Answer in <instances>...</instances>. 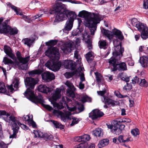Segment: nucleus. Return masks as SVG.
I'll return each instance as SVG.
<instances>
[{"label": "nucleus", "instance_id": "nucleus-64", "mask_svg": "<svg viewBox=\"0 0 148 148\" xmlns=\"http://www.w3.org/2000/svg\"><path fill=\"white\" fill-rule=\"evenodd\" d=\"M8 145L5 144L3 142H1L0 143V148H7Z\"/></svg>", "mask_w": 148, "mask_h": 148}, {"label": "nucleus", "instance_id": "nucleus-11", "mask_svg": "<svg viewBox=\"0 0 148 148\" xmlns=\"http://www.w3.org/2000/svg\"><path fill=\"white\" fill-rule=\"evenodd\" d=\"M74 43L72 41L69 40L66 42L65 44L62 45L61 48L63 52L65 54L70 53L71 51L74 49Z\"/></svg>", "mask_w": 148, "mask_h": 148}, {"label": "nucleus", "instance_id": "nucleus-16", "mask_svg": "<svg viewBox=\"0 0 148 148\" xmlns=\"http://www.w3.org/2000/svg\"><path fill=\"white\" fill-rule=\"evenodd\" d=\"M58 49L55 47H51L48 49L45 52V55L48 57H50L54 56H56L58 53Z\"/></svg>", "mask_w": 148, "mask_h": 148}, {"label": "nucleus", "instance_id": "nucleus-23", "mask_svg": "<svg viewBox=\"0 0 148 148\" xmlns=\"http://www.w3.org/2000/svg\"><path fill=\"white\" fill-rule=\"evenodd\" d=\"M34 40L35 39L32 38H26L23 39L22 40V42L25 45H27L29 47H30L34 43Z\"/></svg>", "mask_w": 148, "mask_h": 148}, {"label": "nucleus", "instance_id": "nucleus-63", "mask_svg": "<svg viewBox=\"0 0 148 148\" xmlns=\"http://www.w3.org/2000/svg\"><path fill=\"white\" fill-rule=\"evenodd\" d=\"M73 75V74L72 73L69 72H66L64 74L65 77L67 78H71Z\"/></svg>", "mask_w": 148, "mask_h": 148}, {"label": "nucleus", "instance_id": "nucleus-58", "mask_svg": "<svg viewBox=\"0 0 148 148\" xmlns=\"http://www.w3.org/2000/svg\"><path fill=\"white\" fill-rule=\"evenodd\" d=\"M28 124L29 125H31L32 127L34 128L36 127V124L33 121V119H32L30 121H29Z\"/></svg>", "mask_w": 148, "mask_h": 148}, {"label": "nucleus", "instance_id": "nucleus-36", "mask_svg": "<svg viewBox=\"0 0 148 148\" xmlns=\"http://www.w3.org/2000/svg\"><path fill=\"white\" fill-rule=\"evenodd\" d=\"M7 5L8 6H9L16 13V14L17 15H21V13H19L18 11V9L17 7L14 6L13 5H12L10 3H7Z\"/></svg>", "mask_w": 148, "mask_h": 148}, {"label": "nucleus", "instance_id": "nucleus-35", "mask_svg": "<svg viewBox=\"0 0 148 148\" xmlns=\"http://www.w3.org/2000/svg\"><path fill=\"white\" fill-rule=\"evenodd\" d=\"M42 72L41 70L39 69L34 70L29 72V74L30 76H33L35 74H40Z\"/></svg>", "mask_w": 148, "mask_h": 148}, {"label": "nucleus", "instance_id": "nucleus-56", "mask_svg": "<svg viewBox=\"0 0 148 148\" xmlns=\"http://www.w3.org/2000/svg\"><path fill=\"white\" fill-rule=\"evenodd\" d=\"M59 3V2H58V1H57L56 2V3L55 5L54 6V9H50L49 10V11L48 12L49 13H50L51 14H53L55 13L56 14V11L55 10V7L56 5V4L57 3Z\"/></svg>", "mask_w": 148, "mask_h": 148}, {"label": "nucleus", "instance_id": "nucleus-2", "mask_svg": "<svg viewBox=\"0 0 148 148\" xmlns=\"http://www.w3.org/2000/svg\"><path fill=\"white\" fill-rule=\"evenodd\" d=\"M66 5L62 3H57L55 7L56 14L54 22H57L63 21L69 18L70 15H72L74 12L66 10Z\"/></svg>", "mask_w": 148, "mask_h": 148}, {"label": "nucleus", "instance_id": "nucleus-52", "mask_svg": "<svg viewBox=\"0 0 148 148\" xmlns=\"http://www.w3.org/2000/svg\"><path fill=\"white\" fill-rule=\"evenodd\" d=\"M111 132L116 134H119L121 132V130L118 127L111 130Z\"/></svg>", "mask_w": 148, "mask_h": 148}, {"label": "nucleus", "instance_id": "nucleus-50", "mask_svg": "<svg viewBox=\"0 0 148 148\" xmlns=\"http://www.w3.org/2000/svg\"><path fill=\"white\" fill-rule=\"evenodd\" d=\"M141 81L139 84L140 86L142 87H146L148 86V84L145 79H141Z\"/></svg>", "mask_w": 148, "mask_h": 148}, {"label": "nucleus", "instance_id": "nucleus-5", "mask_svg": "<svg viewBox=\"0 0 148 148\" xmlns=\"http://www.w3.org/2000/svg\"><path fill=\"white\" fill-rule=\"evenodd\" d=\"M10 120L12 121L11 122L12 125V129L13 131V134L10 136V138H15L16 134L17 133L19 127L18 126L17 124L24 130H27L28 127L25 125L20 123L16 119L15 117L13 116L9 117Z\"/></svg>", "mask_w": 148, "mask_h": 148}, {"label": "nucleus", "instance_id": "nucleus-42", "mask_svg": "<svg viewBox=\"0 0 148 148\" xmlns=\"http://www.w3.org/2000/svg\"><path fill=\"white\" fill-rule=\"evenodd\" d=\"M120 77L121 79L123 81L127 82L129 81V78L127 77L125 74L123 73H121L119 74Z\"/></svg>", "mask_w": 148, "mask_h": 148}, {"label": "nucleus", "instance_id": "nucleus-8", "mask_svg": "<svg viewBox=\"0 0 148 148\" xmlns=\"http://www.w3.org/2000/svg\"><path fill=\"white\" fill-rule=\"evenodd\" d=\"M101 32L109 39L112 38L113 35L116 36V38L121 40L123 39V36L121 32L116 29H114L112 30L113 33L110 31L104 29H103Z\"/></svg>", "mask_w": 148, "mask_h": 148}, {"label": "nucleus", "instance_id": "nucleus-57", "mask_svg": "<svg viewBox=\"0 0 148 148\" xmlns=\"http://www.w3.org/2000/svg\"><path fill=\"white\" fill-rule=\"evenodd\" d=\"M143 8L145 9H148V0H144Z\"/></svg>", "mask_w": 148, "mask_h": 148}, {"label": "nucleus", "instance_id": "nucleus-37", "mask_svg": "<svg viewBox=\"0 0 148 148\" xmlns=\"http://www.w3.org/2000/svg\"><path fill=\"white\" fill-rule=\"evenodd\" d=\"M7 5L8 6H9L16 13V14L17 15H21V13H19L18 11V9L17 7L14 6L13 5H12L10 3H7Z\"/></svg>", "mask_w": 148, "mask_h": 148}, {"label": "nucleus", "instance_id": "nucleus-19", "mask_svg": "<svg viewBox=\"0 0 148 148\" xmlns=\"http://www.w3.org/2000/svg\"><path fill=\"white\" fill-rule=\"evenodd\" d=\"M42 77L43 80L47 82L51 81L54 79L55 77L54 75L53 74L48 71L45 72L42 74Z\"/></svg>", "mask_w": 148, "mask_h": 148}, {"label": "nucleus", "instance_id": "nucleus-29", "mask_svg": "<svg viewBox=\"0 0 148 148\" xmlns=\"http://www.w3.org/2000/svg\"><path fill=\"white\" fill-rule=\"evenodd\" d=\"M109 140L107 139H103L99 142L98 145V147L101 148L106 145H107L109 143Z\"/></svg>", "mask_w": 148, "mask_h": 148}, {"label": "nucleus", "instance_id": "nucleus-12", "mask_svg": "<svg viewBox=\"0 0 148 148\" xmlns=\"http://www.w3.org/2000/svg\"><path fill=\"white\" fill-rule=\"evenodd\" d=\"M45 66L52 71L56 72L60 69L61 66V62L60 61L52 62L48 61L45 64Z\"/></svg>", "mask_w": 148, "mask_h": 148}, {"label": "nucleus", "instance_id": "nucleus-44", "mask_svg": "<svg viewBox=\"0 0 148 148\" xmlns=\"http://www.w3.org/2000/svg\"><path fill=\"white\" fill-rule=\"evenodd\" d=\"M6 88L4 83L0 82V92L4 93L6 91Z\"/></svg>", "mask_w": 148, "mask_h": 148}, {"label": "nucleus", "instance_id": "nucleus-61", "mask_svg": "<svg viewBox=\"0 0 148 148\" xmlns=\"http://www.w3.org/2000/svg\"><path fill=\"white\" fill-rule=\"evenodd\" d=\"M106 90L97 91V93L99 95L101 96H103V97L105 96H104V95L106 93Z\"/></svg>", "mask_w": 148, "mask_h": 148}, {"label": "nucleus", "instance_id": "nucleus-15", "mask_svg": "<svg viewBox=\"0 0 148 148\" xmlns=\"http://www.w3.org/2000/svg\"><path fill=\"white\" fill-rule=\"evenodd\" d=\"M29 56H27L25 58H23L22 57L20 59L18 60L19 62L17 64L19 68L22 70H26V66L23 64H27L29 60Z\"/></svg>", "mask_w": 148, "mask_h": 148}, {"label": "nucleus", "instance_id": "nucleus-60", "mask_svg": "<svg viewBox=\"0 0 148 148\" xmlns=\"http://www.w3.org/2000/svg\"><path fill=\"white\" fill-rule=\"evenodd\" d=\"M84 144H86V145H85L84 148H95V145L94 144H91L90 146L88 145L87 143H84Z\"/></svg>", "mask_w": 148, "mask_h": 148}, {"label": "nucleus", "instance_id": "nucleus-32", "mask_svg": "<svg viewBox=\"0 0 148 148\" xmlns=\"http://www.w3.org/2000/svg\"><path fill=\"white\" fill-rule=\"evenodd\" d=\"M74 57L77 59H78V61H77V62L79 64V66H81V58H79V55H78V51L76 50L74 52ZM78 69H80L81 71H82V69L81 67H79Z\"/></svg>", "mask_w": 148, "mask_h": 148}, {"label": "nucleus", "instance_id": "nucleus-21", "mask_svg": "<svg viewBox=\"0 0 148 148\" xmlns=\"http://www.w3.org/2000/svg\"><path fill=\"white\" fill-rule=\"evenodd\" d=\"M118 70L119 71H124L127 70V65L125 62H121L118 64L116 67L112 69V71H115Z\"/></svg>", "mask_w": 148, "mask_h": 148}, {"label": "nucleus", "instance_id": "nucleus-3", "mask_svg": "<svg viewBox=\"0 0 148 148\" xmlns=\"http://www.w3.org/2000/svg\"><path fill=\"white\" fill-rule=\"evenodd\" d=\"M24 81L26 87H29V88H27L24 93V95L31 101L35 100L36 97L35 95L33 89L36 84V81L34 79L29 77H26Z\"/></svg>", "mask_w": 148, "mask_h": 148}, {"label": "nucleus", "instance_id": "nucleus-59", "mask_svg": "<svg viewBox=\"0 0 148 148\" xmlns=\"http://www.w3.org/2000/svg\"><path fill=\"white\" fill-rule=\"evenodd\" d=\"M85 145H86V144H84V143H81L75 146L74 148H84Z\"/></svg>", "mask_w": 148, "mask_h": 148}, {"label": "nucleus", "instance_id": "nucleus-62", "mask_svg": "<svg viewBox=\"0 0 148 148\" xmlns=\"http://www.w3.org/2000/svg\"><path fill=\"white\" fill-rule=\"evenodd\" d=\"M34 133L35 135V137H41V135L40 134V132L37 130H34Z\"/></svg>", "mask_w": 148, "mask_h": 148}, {"label": "nucleus", "instance_id": "nucleus-28", "mask_svg": "<svg viewBox=\"0 0 148 148\" xmlns=\"http://www.w3.org/2000/svg\"><path fill=\"white\" fill-rule=\"evenodd\" d=\"M131 122V120L128 118H123L120 120H114L113 121V123L116 125H119V123H130Z\"/></svg>", "mask_w": 148, "mask_h": 148}, {"label": "nucleus", "instance_id": "nucleus-38", "mask_svg": "<svg viewBox=\"0 0 148 148\" xmlns=\"http://www.w3.org/2000/svg\"><path fill=\"white\" fill-rule=\"evenodd\" d=\"M118 141L120 143H127L130 141V139L128 138L126 139H125L124 137L122 135H120L119 136L118 138Z\"/></svg>", "mask_w": 148, "mask_h": 148}, {"label": "nucleus", "instance_id": "nucleus-1", "mask_svg": "<svg viewBox=\"0 0 148 148\" xmlns=\"http://www.w3.org/2000/svg\"><path fill=\"white\" fill-rule=\"evenodd\" d=\"M79 16L85 18V25L89 28L91 34L94 35L97 28V24L99 23L103 18V17L99 14L89 12L85 10L80 12Z\"/></svg>", "mask_w": 148, "mask_h": 148}, {"label": "nucleus", "instance_id": "nucleus-54", "mask_svg": "<svg viewBox=\"0 0 148 148\" xmlns=\"http://www.w3.org/2000/svg\"><path fill=\"white\" fill-rule=\"evenodd\" d=\"M77 108L79 112L83 111L84 110V107L83 105L82 104H79L77 103Z\"/></svg>", "mask_w": 148, "mask_h": 148}, {"label": "nucleus", "instance_id": "nucleus-47", "mask_svg": "<svg viewBox=\"0 0 148 148\" xmlns=\"http://www.w3.org/2000/svg\"><path fill=\"white\" fill-rule=\"evenodd\" d=\"M44 137L50 140H53V136L49 133H46L43 135Z\"/></svg>", "mask_w": 148, "mask_h": 148}, {"label": "nucleus", "instance_id": "nucleus-27", "mask_svg": "<svg viewBox=\"0 0 148 148\" xmlns=\"http://www.w3.org/2000/svg\"><path fill=\"white\" fill-rule=\"evenodd\" d=\"M61 89L60 88H57L54 93L53 94L52 98L53 99L55 100L60 99L61 96L60 92Z\"/></svg>", "mask_w": 148, "mask_h": 148}, {"label": "nucleus", "instance_id": "nucleus-26", "mask_svg": "<svg viewBox=\"0 0 148 148\" xmlns=\"http://www.w3.org/2000/svg\"><path fill=\"white\" fill-rule=\"evenodd\" d=\"M93 134L97 137L102 136L103 134V130L101 128H98L93 131Z\"/></svg>", "mask_w": 148, "mask_h": 148}, {"label": "nucleus", "instance_id": "nucleus-6", "mask_svg": "<svg viewBox=\"0 0 148 148\" xmlns=\"http://www.w3.org/2000/svg\"><path fill=\"white\" fill-rule=\"evenodd\" d=\"M9 20H6L0 26V33L7 35L17 34L18 30L15 27L12 28L8 25Z\"/></svg>", "mask_w": 148, "mask_h": 148}, {"label": "nucleus", "instance_id": "nucleus-31", "mask_svg": "<svg viewBox=\"0 0 148 148\" xmlns=\"http://www.w3.org/2000/svg\"><path fill=\"white\" fill-rule=\"evenodd\" d=\"M94 57V53L91 51H90L85 56L86 60L89 63L92 60V59L91 58H93Z\"/></svg>", "mask_w": 148, "mask_h": 148}, {"label": "nucleus", "instance_id": "nucleus-30", "mask_svg": "<svg viewBox=\"0 0 148 148\" xmlns=\"http://www.w3.org/2000/svg\"><path fill=\"white\" fill-rule=\"evenodd\" d=\"M98 44L100 49H105L108 47V43L105 40H100L98 42Z\"/></svg>", "mask_w": 148, "mask_h": 148}, {"label": "nucleus", "instance_id": "nucleus-53", "mask_svg": "<svg viewBox=\"0 0 148 148\" xmlns=\"http://www.w3.org/2000/svg\"><path fill=\"white\" fill-rule=\"evenodd\" d=\"M140 22L138 21L137 19L134 18L132 20L131 23L133 26L136 27L138 24Z\"/></svg>", "mask_w": 148, "mask_h": 148}, {"label": "nucleus", "instance_id": "nucleus-40", "mask_svg": "<svg viewBox=\"0 0 148 148\" xmlns=\"http://www.w3.org/2000/svg\"><path fill=\"white\" fill-rule=\"evenodd\" d=\"M81 101L83 103H85L86 102H91V99L90 98L85 95L81 97Z\"/></svg>", "mask_w": 148, "mask_h": 148}, {"label": "nucleus", "instance_id": "nucleus-33", "mask_svg": "<svg viewBox=\"0 0 148 148\" xmlns=\"http://www.w3.org/2000/svg\"><path fill=\"white\" fill-rule=\"evenodd\" d=\"M51 121L55 128H60L61 129L64 128V126L58 121L53 120H51Z\"/></svg>", "mask_w": 148, "mask_h": 148}, {"label": "nucleus", "instance_id": "nucleus-45", "mask_svg": "<svg viewBox=\"0 0 148 148\" xmlns=\"http://www.w3.org/2000/svg\"><path fill=\"white\" fill-rule=\"evenodd\" d=\"M114 95L118 98H122L127 97H128L127 95H121L118 91H115L114 92Z\"/></svg>", "mask_w": 148, "mask_h": 148}, {"label": "nucleus", "instance_id": "nucleus-48", "mask_svg": "<svg viewBox=\"0 0 148 148\" xmlns=\"http://www.w3.org/2000/svg\"><path fill=\"white\" fill-rule=\"evenodd\" d=\"M83 142H86L88 141L90 139V136L88 134H85L82 136Z\"/></svg>", "mask_w": 148, "mask_h": 148}, {"label": "nucleus", "instance_id": "nucleus-17", "mask_svg": "<svg viewBox=\"0 0 148 148\" xmlns=\"http://www.w3.org/2000/svg\"><path fill=\"white\" fill-rule=\"evenodd\" d=\"M103 102L105 104H107L110 106H115L117 105L119 103L118 101L114 100L106 96L103 97Z\"/></svg>", "mask_w": 148, "mask_h": 148}, {"label": "nucleus", "instance_id": "nucleus-10", "mask_svg": "<svg viewBox=\"0 0 148 148\" xmlns=\"http://www.w3.org/2000/svg\"><path fill=\"white\" fill-rule=\"evenodd\" d=\"M136 27L141 32V36L143 39H146L148 38V28L146 24L140 22Z\"/></svg>", "mask_w": 148, "mask_h": 148}, {"label": "nucleus", "instance_id": "nucleus-39", "mask_svg": "<svg viewBox=\"0 0 148 148\" xmlns=\"http://www.w3.org/2000/svg\"><path fill=\"white\" fill-rule=\"evenodd\" d=\"M96 79L98 83H100L102 80L103 77L98 72H95Z\"/></svg>", "mask_w": 148, "mask_h": 148}, {"label": "nucleus", "instance_id": "nucleus-41", "mask_svg": "<svg viewBox=\"0 0 148 148\" xmlns=\"http://www.w3.org/2000/svg\"><path fill=\"white\" fill-rule=\"evenodd\" d=\"M2 115L6 116L7 118H8L7 120H5V121H6L7 122H9V121H11V120L10 119L9 117H10V116L9 114H8V113H7L4 110H0V116Z\"/></svg>", "mask_w": 148, "mask_h": 148}, {"label": "nucleus", "instance_id": "nucleus-46", "mask_svg": "<svg viewBox=\"0 0 148 148\" xmlns=\"http://www.w3.org/2000/svg\"><path fill=\"white\" fill-rule=\"evenodd\" d=\"M22 119L24 121H27V123H28L31 119H33V116L32 115L24 116L23 117Z\"/></svg>", "mask_w": 148, "mask_h": 148}, {"label": "nucleus", "instance_id": "nucleus-24", "mask_svg": "<svg viewBox=\"0 0 148 148\" xmlns=\"http://www.w3.org/2000/svg\"><path fill=\"white\" fill-rule=\"evenodd\" d=\"M121 58L119 59L117 58V56H114L113 55L112 57L111 58L109 59V62L113 66V69L115 67H116L119 63L118 61Z\"/></svg>", "mask_w": 148, "mask_h": 148}, {"label": "nucleus", "instance_id": "nucleus-55", "mask_svg": "<svg viewBox=\"0 0 148 148\" xmlns=\"http://www.w3.org/2000/svg\"><path fill=\"white\" fill-rule=\"evenodd\" d=\"M13 84H14V87L16 90L18 88V86L19 84V81L17 79H15L13 82Z\"/></svg>", "mask_w": 148, "mask_h": 148}, {"label": "nucleus", "instance_id": "nucleus-9", "mask_svg": "<svg viewBox=\"0 0 148 148\" xmlns=\"http://www.w3.org/2000/svg\"><path fill=\"white\" fill-rule=\"evenodd\" d=\"M72 15H70L68 20L67 21L64 29L62 30L64 32L69 31L71 30L73 25L74 19L76 18L77 15L75 12L73 13Z\"/></svg>", "mask_w": 148, "mask_h": 148}, {"label": "nucleus", "instance_id": "nucleus-49", "mask_svg": "<svg viewBox=\"0 0 148 148\" xmlns=\"http://www.w3.org/2000/svg\"><path fill=\"white\" fill-rule=\"evenodd\" d=\"M132 86L131 83H127L126 85L124 86L123 89L126 91L130 90L132 89Z\"/></svg>", "mask_w": 148, "mask_h": 148}, {"label": "nucleus", "instance_id": "nucleus-20", "mask_svg": "<svg viewBox=\"0 0 148 148\" xmlns=\"http://www.w3.org/2000/svg\"><path fill=\"white\" fill-rule=\"evenodd\" d=\"M3 49L5 53L13 60H15L16 57L15 55L12 53V51L10 47L5 45L4 46Z\"/></svg>", "mask_w": 148, "mask_h": 148}, {"label": "nucleus", "instance_id": "nucleus-43", "mask_svg": "<svg viewBox=\"0 0 148 148\" xmlns=\"http://www.w3.org/2000/svg\"><path fill=\"white\" fill-rule=\"evenodd\" d=\"M58 42L57 40H51L45 42L47 46H54Z\"/></svg>", "mask_w": 148, "mask_h": 148}, {"label": "nucleus", "instance_id": "nucleus-4", "mask_svg": "<svg viewBox=\"0 0 148 148\" xmlns=\"http://www.w3.org/2000/svg\"><path fill=\"white\" fill-rule=\"evenodd\" d=\"M53 113L54 115L60 116L61 119L64 122H66L69 120L72 119L71 123L70 124V126L72 127L75 125L77 124L79 120L78 119L73 117H71V113L70 112L66 111L64 113L57 110H54Z\"/></svg>", "mask_w": 148, "mask_h": 148}, {"label": "nucleus", "instance_id": "nucleus-51", "mask_svg": "<svg viewBox=\"0 0 148 148\" xmlns=\"http://www.w3.org/2000/svg\"><path fill=\"white\" fill-rule=\"evenodd\" d=\"M131 133L133 135L135 136H136L137 135H138L139 134V130L137 128H136L132 130L131 131Z\"/></svg>", "mask_w": 148, "mask_h": 148}, {"label": "nucleus", "instance_id": "nucleus-7", "mask_svg": "<svg viewBox=\"0 0 148 148\" xmlns=\"http://www.w3.org/2000/svg\"><path fill=\"white\" fill-rule=\"evenodd\" d=\"M113 43L115 47L114 51L113 52V56H117V58L119 59L122 56L124 49L121 46V42L120 41L117 39L114 40L113 41Z\"/></svg>", "mask_w": 148, "mask_h": 148}, {"label": "nucleus", "instance_id": "nucleus-34", "mask_svg": "<svg viewBox=\"0 0 148 148\" xmlns=\"http://www.w3.org/2000/svg\"><path fill=\"white\" fill-rule=\"evenodd\" d=\"M3 62L5 64H7L9 66H10L11 65L14 64V62L12 61L11 59L8 58L6 57H4L3 58Z\"/></svg>", "mask_w": 148, "mask_h": 148}, {"label": "nucleus", "instance_id": "nucleus-25", "mask_svg": "<svg viewBox=\"0 0 148 148\" xmlns=\"http://www.w3.org/2000/svg\"><path fill=\"white\" fill-rule=\"evenodd\" d=\"M139 62L142 66H146L148 65V56H143L140 57Z\"/></svg>", "mask_w": 148, "mask_h": 148}, {"label": "nucleus", "instance_id": "nucleus-14", "mask_svg": "<svg viewBox=\"0 0 148 148\" xmlns=\"http://www.w3.org/2000/svg\"><path fill=\"white\" fill-rule=\"evenodd\" d=\"M103 115V113L98 109H95L89 113V117L92 120H95L100 118Z\"/></svg>", "mask_w": 148, "mask_h": 148}, {"label": "nucleus", "instance_id": "nucleus-22", "mask_svg": "<svg viewBox=\"0 0 148 148\" xmlns=\"http://www.w3.org/2000/svg\"><path fill=\"white\" fill-rule=\"evenodd\" d=\"M38 89L39 92L45 93L50 92L52 90V88L48 87L46 85H39L38 87Z\"/></svg>", "mask_w": 148, "mask_h": 148}, {"label": "nucleus", "instance_id": "nucleus-13", "mask_svg": "<svg viewBox=\"0 0 148 148\" xmlns=\"http://www.w3.org/2000/svg\"><path fill=\"white\" fill-rule=\"evenodd\" d=\"M65 84L69 88L66 91L67 95L69 97L73 98L75 96L74 91L75 90L76 88L73 84L69 81H67L65 83Z\"/></svg>", "mask_w": 148, "mask_h": 148}, {"label": "nucleus", "instance_id": "nucleus-18", "mask_svg": "<svg viewBox=\"0 0 148 148\" xmlns=\"http://www.w3.org/2000/svg\"><path fill=\"white\" fill-rule=\"evenodd\" d=\"M63 65L65 68L72 70L75 69V62L71 60H65L63 62Z\"/></svg>", "mask_w": 148, "mask_h": 148}]
</instances>
